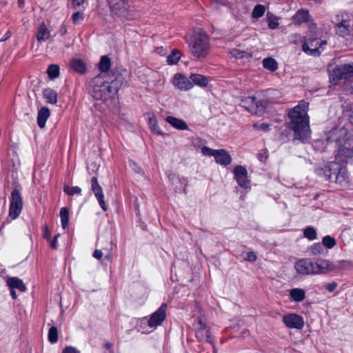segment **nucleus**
<instances>
[{"label": "nucleus", "instance_id": "obj_25", "mask_svg": "<svg viewBox=\"0 0 353 353\" xmlns=\"http://www.w3.org/2000/svg\"><path fill=\"white\" fill-rule=\"evenodd\" d=\"M43 97L49 103L54 104L57 101V93L52 88H46L43 91Z\"/></svg>", "mask_w": 353, "mask_h": 353}, {"label": "nucleus", "instance_id": "obj_2", "mask_svg": "<svg viewBox=\"0 0 353 353\" xmlns=\"http://www.w3.org/2000/svg\"><path fill=\"white\" fill-rule=\"evenodd\" d=\"M119 88V81H106L103 75L93 78L90 83V94L96 100L108 101L114 97Z\"/></svg>", "mask_w": 353, "mask_h": 353}, {"label": "nucleus", "instance_id": "obj_38", "mask_svg": "<svg viewBox=\"0 0 353 353\" xmlns=\"http://www.w3.org/2000/svg\"><path fill=\"white\" fill-rule=\"evenodd\" d=\"M63 191L68 195L80 194L81 193V189L79 186L70 188L68 185H65Z\"/></svg>", "mask_w": 353, "mask_h": 353}, {"label": "nucleus", "instance_id": "obj_19", "mask_svg": "<svg viewBox=\"0 0 353 353\" xmlns=\"http://www.w3.org/2000/svg\"><path fill=\"white\" fill-rule=\"evenodd\" d=\"M214 158L216 162L222 165H228L232 161L230 155L225 150H216Z\"/></svg>", "mask_w": 353, "mask_h": 353}, {"label": "nucleus", "instance_id": "obj_8", "mask_svg": "<svg viewBox=\"0 0 353 353\" xmlns=\"http://www.w3.org/2000/svg\"><path fill=\"white\" fill-rule=\"evenodd\" d=\"M327 44L325 40L318 38H310L303 45V50L308 54L319 56L323 50V47Z\"/></svg>", "mask_w": 353, "mask_h": 353}, {"label": "nucleus", "instance_id": "obj_10", "mask_svg": "<svg viewBox=\"0 0 353 353\" xmlns=\"http://www.w3.org/2000/svg\"><path fill=\"white\" fill-rule=\"evenodd\" d=\"M234 179L239 186L245 190L250 189V181L248 179V171L245 167L236 165L234 168Z\"/></svg>", "mask_w": 353, "mask_h": 353}, {"label": "nucleus", "instance_id": "obj_59", "mask_svg": "<svg viewBox=\"0 0 353 353\" xmlns=\"http://www.w3.org/2000/svg\"><path fill=\"white\" fill-rule=\"evenodd\" d=\"M18 2L20 6H23L24 4L25 0H18Z\"/></svg>", "mask_w": 353, "mask_h": 353}, {"label": "nucleus", "instance_id": "obj_26", "mask_svg": "<svg viewBox=\"0 0 353 353\" xmlns=\"http://www.w3.org/2000/svg\"><path fill=\"white\" fill-rule=\"evenodd\" d=\"M291 299L296 302H301L305 298V292L301 288H293L290 292Z\"/></svg>", "mask_w": 353, "mask_h": 353}, {"label": "nucleus", "instance_id": "obj_33", "mask_svg": "<svg viewBox=\"0 0 353 353\" xmlns=\"http://www.w3.org/2000/svg\"><path fill=\"white\" fill-rule=\"evenodd\" d=\"M48 77L50 79H54L59 75V67L57 64H51L47 70Z\"/></svg>", "mask_w": 353, "mask_h": 353}, {"label": "nucleus", "instance_id": "obj_54", "mask_svg": "<svg viewBox=\"0 0 353 353\" xmlns=\"http://www.w3.org/2000/svg\"><path fill=\"white\" fill-rule=\"evenodd\" d=\"M10 294L11 296L13 299H16L17 298V293L15 292V290L10 289Z\"/></svg>", "mask_w": 353, "mask_h": 353}, {"label": "nucleus", "instance_id": "obj_34", "mask_svg": "<svg viewBox=\"0 0 353 353\" xmlns=\"http://www.w3.org/2000/svg\"><path fill=\"white\" fill-rule=\"evenodd\" d=\"M181 55V54L180 51L174 50L167 57L168 63L170 65L176 63L180 59Z\"/></svg>", "mask_w": 353, "mask_h": 353}, {"label": "nucleus", "instance_id": "obj_35", "mask_svg": "<svg viewBox=\"0 0 353 353\" xmlns=\"http://www.w3.org/2000/svg\"><path fill=\"white\" fill-rule=\"evenodd\" d=\"M265 12V8L263 5L258 4L254 6L252 11V17L258 19L263 16Z\"/></svg>", "mask_w": 353, "mask_h": 353}, {"label": "nucleus", "instance_id": "obj_14", "mask_svg": "<svg viewBox=\"0 0 353 353\" xmlns=\"http://www.w3.org/2000/svg\"><path fill=\"white\" fill-rule=\"evenodd\" d=\"M91 188L95 197L97 198L100 207L103 211L107 210V206L104 200V194L101 186L99 184L97 177L93 176L91 180Z\"/></svg>", "mask_w": 353, "mask_h": 353}, {"label": "nucleus", "instance_id": "obj_52", "mask_svg": "<svg viewBox=\"0 0 353 353\" xmlns=\"http://www.w3.org/2000/svg\"><path fill=\"white\" fill-rule=\"evenodd\" d=\"M93 256L97 259H101V257L103 256V252L101 250H96L94 252V254H93Z\"/></svg>", "mask_w": 353, "mask_h": 353}, {"label": "nucleus", "instance_id": "obj_32", "mask_svg": "<svg viewBox=\"0 0 353 353\" xmlns=\"http://www.w3.org/2000/svg\"><path fill=\"white\" fill-rule=\"evenodd\" d=\"M60 217L61 225L63 229L66 228L69 221V211L67 208H62L60 210Z\"/></svg>", "mask_w": 353, "mask_h": 353}, {"label": "nucleus", "instance_id": "obj_7", "mask_svg": "<svg viewBox=\"0 0 353 353\" xmlns=\"http://www.w3.org/2000/svg\"><path fill=\"white\" fill-rule=\"evenodd\" d=\"M110 8L114 15L128 18L130 16V4L128 0H108Z\"/></svg>", "mask_w": 353, "mask_h": 353}, {"label": "nucleus", "instance_id": "obj_58", "mask_svg": "<svg viewBox=\"0 0 353 353\" xmlns=\"http://www.w3.org/2000/svg\"><path fill=\"white\" fill-rule=\"evenodd\" d=\"M105 258H106L108 260L110 261V260H111V259H112V254H107V255L105 256Z\"/></svg>", "mask_w": 353, "mask_h": 353}, {"label": "nucleus", "instance_id": "obj_21", "mask_svg": "<svg viewBox=\"0 0 353 353\" xmlns=\"http://www.w3.org/2000/svg\"><path fill=\"white\" fill-rule=\"evenodd\" d=\"M50 37V31L46 27L44 22H42L39 28L37 34V39L39 43H42L48 40Z\"/></svg>", "mask_w": 353, "mask_h": 353}, {"label": "nucleus", "instance_id": "obj_17", "mask_svg": "<svg viewBox=\"0 0 353 353\" xmlns=\"http://www.w3.org/2000/svg\"><path fill=\"white\" fill-rule=\"evenodd\" d=\"M314 274H322L333 268V264L328 260L320 259L313 262Z\"/></svg>", "mask_w": 353, "mask_h": 353}, {"label": "nucleus", "instance_id": "obj_62", "mask_svg": "<svg viewBox=\"0 0 353 353\" xmlns=\"http://www.w3.org/2000/svg\"><path fill=\"white\" fill-rule=\"evenodd\" d=\"M336 132V130H334L332 132V134H334Z\"/></svg>", "mask_w": 353, "mask_h": 353}, {"label": "nucleus", "instance_id": "obj_56", "mask_svg": "<svg viewBox=\"0 0 353 353\" xmlns=\"http://www.w3.org/2000/svg\"><path fill=\"white\" fill-rule=\"evenodd\" d=\"M10 36H11L10 32H7L6 33V34H5V37H4L3 39H1L0 40V42H1V41H5V40H6V39H8V38H10Z\"/></svg>", "mask_w": 353, "mask_h": 353}, {"label": "nucleus", "instance_id": "obj_43", "mask_svg": "<svg viewBox=\"0 0 353 353\" xmlns=\"http://www.w3.org/2000/svg\"><path fill=\"white\" fill-rule=\"evenodd\" d=\"M253 127L255 129L261 130H263L265 132L268 131L270 129V125L265 123H263L261 124L255 123L253 125Z\"/></svg>", "mask_w": 353, "mask_h": 353}, {"label": "nucleus", "instance_id": "obj_9", "mask_svg": "<svg viewBox=\"0 0 353 353\" xmlns=\"http://www.w3.org/2000/svg\"><path fill=\"white\" fill-rule=\"evenodd\" d=\"M22 208L23 201L21 194L17 189H14L11 193L9 216L12 220L16 219L21 214Z\"/></svg>", "mask_w": 353, "mask_h": 353}, {"label": "nucleus", "instance_id": "obj_12", "mask_svg": "<svg viewBox=\"0 0 353 353\" xmlns=\"http://www.w3.org/2000/svg\"><path fill=\"white\" fill-rule=\"evenodd\" d=\"M284 324L290 329L301 330L304 326L303 318L296 314L290 313L283 316Z\"/></svg>", "mask_w": 353, "mask_h": 353}, {"label": "nucleus", "instance_id": "obj_50", "mask_svg": "<svg viewBox=\"0 0 353 353\" xmlns=\"http://www.w3.org/2000/svg\"><path fill=\"white\" fill-rule=\"evenodd\" d=\"M83 2H84V0H72V7L74 8H77L81 6V5H83Z\"/></svg>", "mask_w": 353, "mask_h": 353}, {"label": "nucleus", "instance_id": "obj_24", "mask_svg": "<svg viewBox=\"0 0 353 353\" xmlns=\"http://www.w3.org/2000/svg\"><path fill=\"white\" fill-rule=\"evenodd\" d=\"M310 13L308 10L301 9L292 17L294 23L301 24L309 20Z\"/></svg>", "mask_w": 353, "mask_h": 353}, {"label": "nucleus", "instance_id": "obj_29", "mask_svg": "<svg viewBox=\"0 0 353 353\" xmlns=\"http://www.w3.org/2000/svg\"><path fill=\"white\" fill-rule=\"evenodd\" d=\"M230 54L236 59L250 58L252 57L251 52L236 48L232 49L230 51Z\"/></svg>", "mask_w": 353, "mask_h": 353}, {"label": "nucleus", "instance_id": "obj_61", "mask_svg": "<svg viewBox=\"0 0 353 353\" xmlns=\"http://www.w3.org/2000/svg\"><path fill=\"white\" fill-rule=\"evenodd\" d=\"M105 346H106L108 348H109V347H111V344H110V343H106V344H105Z\"/></svg>", "mask_w": 353, "mask_h": 353}, {"label": "nucleus", "instance_id": "obj_28", "mask_svg": "<svg viewBox=\"0 0 353 353\" xmlns=\"http://www.w3.org/2000/svg\"><path fill=\"white\" fill-rule=\"evenodd\" d=\"M263 66L267 70L274 72L278 69L276 61L271 57L265 58L263 60Z\"/></svg>", "mask_w": 353, "mask_h": 353}, {"label": "nucleus", "instance_id": "obj_63", "mask_svg": "<svg viewBox=\"0 0 353 353\" xmlns=\"http://www.w3.org/2000/svg\"><path fill=\"white\" fill-rule=\"evenodd\" d=\"M110 353H113L112 352H110Z\"/></svg>", "mask_w": 353, "mask_h": 353}, {"label": "nucleus", "instance_id": "obj_16", "mask_svg": "<svg viewBox=\"0 0 353 353\" xmlns=\"http://www.w3.org/2000/svg\"><path fill=\"white\" fill-rule=\"evenodd\" d=\"M196 337L200 341H206L210 343H212L209 327L201 319L199 321V327L196 330Z\"/></svg>", "mask_w": 353, "mask_h": 353}, {"label": "nucleus", "instance_id": "obj_4", "mask_svg": "<svg viewBox=\"0 0 353 353\" xmlns=\"http://www.w3.org/2000/svg\"><path fill=\"white\" fill-rule=\"evenodd\" d=\"M210 48L209 39L203 33L196 34L193 41L190 44L191 54L198 59L205 58L209 53Z\"/></svg>", "mask_w": 353, "mask_h": 353}, {"label": "nucleus", "instance_id": "obj_45", "mask_svg": "<svg viewBox=\"0 0 353 353\" xmlns=\"http://www.w3.org/2000/svg\"><path fill=\"white\" fill-rule=\"evenodd\" d=\"M62 353H80V352L72 346H67L64 348Z\"/></svg>", "mask_w": 353, "mask_h": 353}, {"label": "nucleus", "instance_id": "obj_49", "mask_svg": "<svg viewBox=\"0 0 353 353\" xmlns=\"http://www.w3.org/2000/svg\"><path fill=\"white\" fill-rule=\"evenodd\" d=\"M68 32V29L65 25H61L58 30V34L61 36H64Z\"/></svg>", "mask_w": 353, "mask_h": 353}, {"label": "nucleus", "instance_id": "obj_15", "mask_svg": "<svg viewBox=\"0 0 353 353\" xmlns=\"http://www.w3.org/2000/svg\"><path fill=\"white\" fill-rule=\"evenodd\" d=\"M295 270L300 274H314L313 262L309 259H300L294 265Z\"/></svg>", "mask_w": 353, "mask_h": 353}, {"label": "nucleus", "instance_id": "obj_39", "mask_svg": "<svg viewBox=\"0 0 353 353\" xmlns=\"http://www.w3.org/2000/svg\"><path fill=\"white\" fill-rule=\"evenodd\" d=\"M267 19L268 22V27L270 29L274 30L279 26L278 18H276V17L268 14Z\"/></svg>", "mask_w": 353, "mask_h": 353}, {"label": "nucleus", "instance_id": "obj_48", "mask_svg": "<svg viewBox=\"0 0 353 353\" xmlns=\"http://www.w3.org/2000/svg\"><path fill=\"white\" fill-rule=\"evenodd\" d=\"M43 237L48 240L50 239L51 233L48 227V225H45L43 227Z\"/></svg>", "mask_w": 353, "mask_h": 353}, {"label": "nucleus", "instance_id": "obj_23", "mask_svg": "<svg viewBox=\"0 0 353 353\" xmlns=\"http://www.w3.org/2000/svg\"><path fill=\"white\" fill-rule=\"evenodd\" d=\"M50 114V110L48 108L43 107L39 112L37 115V123L41 128L46 126V123Z\"/></svg>", "mask_w": 353, "mask_h": 353}, {"label": "nucleus", "instance_id": "obj_20", "mask_svg": "<svg viewBox=\"0 0 353 353\" xmlns=\"http://www.w3.org/2000/svg\"><path fill=\"white\" fill-rule=\"evenodd\" d=\"M166 122H168L170 125H171L173 128L179 130H188V125L187 123L182 119L168 116L165 118Z\"/></svg>", "mask_w": 353, "mask_h": 353}, {"label": "nucleus", "instance_id": "obj_22", "mask_svg": "<svg viewBox=\"0 0 353 353\" xmlns=\"http://www.w3.org/2000/svg\"><path fill=\"white\" fill-rule=\"evenodd\" d=\"M190 79L194 85L200 87H206L209 83V78L199 74H191Z\"/></svg>", "mask_w": 353, "mask_h": 353}, {"label": "nucleus", "instance_id": "obj_44", "mask_svg": "<svg viewBox=\"0 0 353 353\" xmlns=\"http://www.w3.org/2000/svg\"><path fill=\"white\" fill-rule=\"evenodd\" d=\"M312 253L315 255L321 254L323 250V247L320 243L314 244L312 248Z\"/></svg>", "mask_w": 353, "mask_h": 353}, {"label": "nucleus", "instance_id": "obj_6", "mask_svg": "<svg viewBox=\"0 0 353 353\" xmlns=\"http://www.w3.org/2000/svg\"><path fill=\"white\" fill-rule=\"evenodd\" d=\"M336 31L340 37L353 34V13L341 12L336 17Z\"/></svg>", "mask_w": 353, "mask_h": 353}, {"label": "nucleus", "instance_id": "obj_55", "mask_svg": "<svg viewBox=\"0 0 353 353\" xmlns=\"http://www.w3.org/2000/svg\"><path fill=\"white\" fill-rule=\"evenodd\" d=\"M132 165L134 166L133 169L135 170L136 172L140 173L142 171L141 168L137 166V165L134 163H132Z\"/></svg>", "mask_w": 353, "mask_h": 353}, {"label": "nucleus", "instance_id": "obj_42", "mask_svg": "<svg viewBox=\"0 0 353 353\" xmlns=\"http://www.w3.org/2000/svg\"><path fill=\"white\" fill-rule=\"evenodd\" d=\"M201 152L203 155L209 156V157H214L216 150H213L207 146H203L201 148Z\"/></svg>", "mask_w": 353, "mask_h": 353}, {"label": "nucleus", "instance_id": "obj_46", "mask_svg": "<svg viewBox=\"0 0 353 353\" xmlns=\"http://www.w3.org/2000/svg\"><path fill=\"white\" fill-rule=\"evenodd\" d=\"M245 260L250 262H254L256 260V255L254 252H250L247 254Z\"/></svg>", "mask_w": 353, "mask_h": 353}, {"label": "nucleus", "instance_id": "obj_57", "mask_svg": "<svg viewBox=\"0 0 353 353\" xmlns=\"http://www.w3.org/2000/svg\"><path fill=\"white\" fill-rule=\"evenodd\" d=\"M347 152L353 159V148L352 150H347Z\"/></svg>", "mask_w": 353, "mask_h": 353}, {"label": "nucleus", "instance_id": "obj_3", "mask_svg": "<svg viewBox=\"0 0 353 353\" xmlns=\"http://www.w3.org/2000/svg\"><path fill=\"white\" fill-rule=\"evenodd\" d=\"M167 304L163 303L149 318L141 319L139 330L142 333L148 334L161 325L166 318Z\"/></svg>", "mask_w": 353, "mask_h": 353}, {"label": "nucleus", "instance_id": "obj_60", "mask_svg": "<svg viewBox=\"0 0 353 353\" xmlns=\"http://www.w3.org/2000/svg\"><path fill=\"white\" fill-rule=\"evenodd\" d=\"M60 234H57L54 237V239H56L57 241L58 240V238L59 237Z\"/></svg>", "mask_w": 353, "mask_h": 353}, {"label": "nucleus", "instance_id": "obj_18", "mask_svg": "<svg viewBox=\"0 0 353 353\" xmlns=\"http://www.w3.org/2000/svg\"><path fill=\"white\" fill-rule=\"evenodd\" d=\"M6 283L10 289L18 290L21 292H23L26 290V285L23 281L18 277H8L6 280Z\"/></svg>", "mask_w": 353, "mask_h": 353}, {"label": "nucleus", "instance_id": "obj_27", "mask_svg": "<svg viewBox=\"0 0 353 353\" xmlns=\"http://www.w3.org/2000/svg\"><path fill=\"white\" fill-rule=\"evenodd\" d=\"M148 125L151 130L157 134H162V131L159 127L156 117L152 114L148 118Z\"/></svg>", "mask_w": 353, "mask_h": 353}, {"label": "nucleus", "instance_id": "obj_1", "mask_svg": "<svg viewBox=\"0 0 353 353\" xmlns=\"http://www.w3.org/2000/svg\"><path fill=\"white\" fill-rule=\"evenodd\" d=\"M307 108L308 103L301 101L288 112L290 128L294 132L295 139L302 142L307 141L310 135Z\"/></svg>", "mask_w": 353, "mask_h": 353}, {"label": "nucleus", "instance_id": "obj_11", "mask_svg": "<svg viewBox=\"0 0 353 353\" xmlns=\"http://www.w3.org/2000/svg\"><path fill=\"white\" fill-rule=\"evenodd\" d=\"M240 105L252 114H257L264 108L263 103L256 101L254 97H248L242 99Z\"/></svg>", "mask_w": 353, "mask_h": 353}, {"label": "nucleus", "instance_id": "obj_36", "mask_svg": "<svg viewBox=\"0 0 353 353\" xmlns=\"http://www.w3.org/2000/svg\"><path fill=\"white\" fill-rule=\"evenodd\" d=\"M48 340L51 343H54L58 341V331L56 327L52 326L50 328L48 332Z\"/></svg>", "mask_w": 353, "mask_h": 353}, {"label": "nucleus", "instance_id": "obj_47", "mask_svg": "<svg viewBox=\"0 0 353 353\" xmlns=\"http://www.w3.org/2000/svg\"><path fill=\"white\" fill-rule=\"evenodd\" d=\"M336 288H337V283L336 282H332V283H327L325 285L326 290L330 292L334 291L336 289Z\"/></svg>", "mask_w": 353, "mask_h": 353}, {"label": "nucleus", "instance_id": "obj_13", "mask_svg": "<svg viewBox=\"0 0 353 353\" xmlns=\"http://www.w3.org/2000/svg\"><path fill=\"white\" fill-rule=\"evenodd\" d=\"M172 83L175 88L181 91H188L193 88V83L190 79L181 73L175 74Z\"/></svg>", "mask_w": 353, "mask_h": 353}, {"label": "nucleus", "instance_id": "obj_30", "mask_svg": "<svg viewBox=\"0 0 353 353\" xmlns=\"http://www.w3.org/2000/svg\"><path fill=\"white\" fill-rule=\"evenodd\" d=\"M72 68L77 72L83 73L85 72L86 67L83 61L81 59H73L71 61Z\"/></svg>", "mask_w": 353, "mask_h": 353}, {"label": "nucleus", "instance_id": "obj_41", "mask_svg": "<svg viewBox=\"0 0 353 353\" xmlns=\"http://www.w3.org/2000/svg\"><path fill=\"white\" fill-rule=\"evenodd\" d=\"M84 18L83 13L82 12H74L72 16V22L77 23L81 21Z\"/></svg>", "mask_w": 353, "mask_h": 353}, {"label": "nucleus", "instance_id": "obj_37", "mask_svg": "<svg viewBox=\"0 0 353 353\" xmlns=\"http://www.w3.org/2000/svg\"><path fill=\"white\" fill-rule=\"evenodd\" d=\"M323 245L328 249L334 248L336 245V240L334 238L327 235L323 237L322 241Z\"/></svg>", "mask_w": 353, "mask_h": 353}, {"label": "nucleus", "instance_id": "obj_40", "mask_svg": "<svg viewBox=\"0 0 353 353\" xmlns=\"http://www.w3.org/2000/svg\"><path fill=\"white\" fill-rule=\"evenodd\" d=\"M304 236L310 240H314L316 238V230L312 227H307L304 230Z\"/></svg>", "mask_w": 353, "mask_h": 353}, {"label": "nucleus", "instance_id": "obj_31", "mask_svg": "<svg viewBox=\"0 0 353 353\" xmlns=\"http://www.w3.org/2000/svg\"><path fill=\"white\" fill-rule=\"evenodd\" d=\"M111 65V61L109 57L107 56H102L101 58V60L99 63V70L103 72H108L109 69L110 68Z\"/></svg>", "mask_w": 353, "mask_h": 353}, {"label": "nucleus", "instance_id": "obj_53", "mask_svg": "<svg viewBox=\"0 0 353 353\" xmlns=\"http://www.w3.org/2000/svg\"><path fill=\"white\" fill-rule=\"evenodd\" d=\"M57 241L56 239H53L51 242H50V245L52 247V248L53 249H57Z\"/></svg>", "mask_w": 353, "mask_h": 353}, {"label": "nucleus", "instance_id": "obj_5", "mask_svg": "<svg viewBox=\"0 0 353 353\" xmlns=\"http://www.w3.org/2000/svg\"><path fill=\"white\" fill-rule=\"evenodd\" d=\"M330 81L333 85L337 84L342 79H347L353 77V63L337 65L328 68Z\"/></svg>", "mask_w": 353, "mask_h": 353}, {"label": "nucleus", "instance_id": "obj_51", "mask_svg": "<svg viewBox=\"0 0 353 353\" xmlns=\"http://www.w3.org/2000/svg\"><path fill=\"white\" fill-rule=\"evenodd\" d=\"M324 174L326 180L332 179V173L330 169L325 168L324 170Z\"/></svg>", "mask_w": 353, "mask_h": 353}]
</instances>
